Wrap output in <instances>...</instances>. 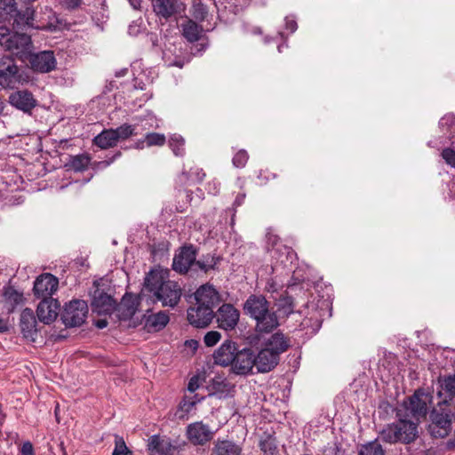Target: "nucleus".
<instances>
[{
  "label": "nucleus",
  "mask_w": 455,
  "mask_h": 455,
  "mask_svg": "<svg viewBox=\"0 0 455 455\" xmlns=\"http://www.w3.org/2000/svg\"><path fill=\"white\" fill-rule=\"evenodd\" d=\"M145 286L163 307H174L182 296L180 285L169 280L168 272L162 269L151 270L145 278Z\"/></svg>",
  "instance_id": "f257e3e1"
},
{
  "label": "nucleus",
  "mask_w": 455,
  "mask_h": 455,
  "mask_svg": "<svg viewBox=\"0 0 455 455\" xmlns=\"http://www.w3.org/2000/svg\"><path fill=\"white\" fill-rule=\"evenodd\" d=\"M433 395L424 388H418L412 395L405 399L396 411L401 423L409 427H418L427 418Z\"/></svg>",
  "instance_id": "f03ea898"
},
{
  "label": "nucleus",
  "mask_w": 455,
  "mask_h": 455,
  "mask_svg": "<svg viewBox=\"0 0 455 455\" xmlns=\"http://www.w3.org/2000/svg\"><path fill=\"white\" fill-rule=\"evenodd\" d=\"M306 299L307 291L302 287L289 286V291L281 295L276 300L277 310L286 316L295 312L303 314V309L299 305L301 302L302 307H307Z\"/></svg>",
  "instance_id": "7ed1b4c3"
},
{
  "label": "nucleus",
  "mask_w": 455,
  "mask_h": 455,
  "mask_svg": "<svg viewBox=\"0 0 455 455\" xmlns=\"http://www.w3.org/2000/svg\"><path fill=\"white\" fill-rule=\"evenodd\" d=\"M32 42L26 34L13 33L4 27H0V46L6 51L19 55L27 52L31 47Z\"/></svg>",
  "instance_id": "20e7f679"
},
{
  "label": "nucleus",
  "mask_w": 455,
  "mask_h": 455,
  "mask_svg": "<svg viewBox=\"0 0 455 455\" xmlns=\"http://www.w3.org/2000/svg\"><path fill=\"white\" fill-rule=\"evenodd\" d=\"M87 314V303L83 299H73L65 305L60 317L65 326L70 328L83 324Z\"/></svg>",
  "instance_id": "39448f33"
},
{
  "label": "nucleus",
  "mask_w": 455,
  "mask_h": 455,
  "mask_svg": "<svg viewBox=\"0 0 455 455\" xmlns=\"http://www.w3.org/2000/svg\"><path fill=\"white\" fill-rule=\"evenodd\" d=\"M140 299L132 294L126 293L118 305H115L112 315L114 314L119 321L129 322L128 327H135L138 322L133 319L138 307Z\"/></svg>",
  "instance_id": "423d86ee"
},
{
  "label": "nucleus",
  "mask_w": 455,
  "mask_h": 455,
  "mask_svg": "<svg viewBox=\"0 0 455 455\" xmlns=\"http://www.w3.org/2000/svg\"><path fill=\"white\" fill-rule=\"evenodd\" d=\"M28 60L31 69L37 73H50L57 67V60L52 51L29 53Z\"/></svg>",
  "instance_id": "0eeeda50"
},
{
  "label": "nucleus",
  "mask_w": 455,
  "mask_h": 455,
  "mask_svg": "<svg viewBox=\"0 0 455 455\" xmlns=\"http://www.w3.org/2000/svg\"><path fill=\"white\" fill-rule=\"evenodd\" d=\"M196 248L193 244L181 246L174 255L172 269L180 274L188 273L190 267L196 265Z\"/></svg>",
  "instance_id": "6e6552de"
},
{
  "label": "nucleus",
  "mask_w": 455,
  "mask_h": 455,
  "mask_svg": "<svg viewBox=\"0 0 455 455\" xmlns=\"http://www.w3.org/2000/svg\"><path fill=\"white\" fill-rule=\"evenodd\" d=\"M254 359L255 355L251 348L238 349L235 355L234 362L230 365L231 371L241 376L251 374L255 366Z\"/></svg>",
  "instance_id": "1a4fd4ad"
},
{
  "label": "nucleus",
  "mask_w": 455,
  "mask_h": 455,
  "mask_svg": "<svg viewBox=\"0 0 455 455\" xmlns=\"http://www.w3.org/2000/svg\"><path fill=\"white\" fill-rule=\"evenodd\" d=\"M419 437L417 428H382L379 439L385 443L409 444Z\"/></svg>",
  "instance_id": "9d476101"
},
{
  "label": "nucleus",
  "mask_w": 455,
  "mask_h": 455,
  "mask_svg": "<svg viewBox=\"0 0 455 455\" xmlns=\"http://www.w3.org/2000/svg\"><path fill=\"white\" fill-rule=\"evenodd\" d=\"M430 419L436 427H451L455 422V407L443 400L430 411Z\"/></svg>",
  "instance_id": "9b49d317"
},
{
  "label": "nucleus",
  "mask_w": 455,
  "mask_h": 455,
  "mask_svg": "<svg viewBox=\"0 0 455 455\" xmlns=\"http://www.w3.org/2000/svg\"><path fill=\"white\" fill-rule=\"evenodd\" d=\"M8 102L12 107L28 115L37 106L36 99L28 90L12 92L8 97Z\"/></svg>",
  "instance_id": "f8f14e48"
},
{
  "label": "nucleus",
  "mask_w": 455,
  "mask_h": 455,
  "mask_svg": "<svg viewBox=\"0 0 455 455\" xmlns=\"http://www.w3.org/2000/svg\"><path fill=\"white\" fill-rule=\"evenodd\" d=\"M218 326L225 331H232L238 323L240 313L231 304H223L216 315Z\"/></svg>",
  "instance_id": "ddd939ff"
},
{
  "label": "nucleus",
  "mask_w": 455,
  "mask_h": 455,
  "mask_svg": "<svg viewBox=\"0 0 455 455\" xmlns=\"http://www.w3.org/2000/svg\"><path fill=\"white\" fill-rule=\"evenodd\" d=\"M58 285V279L53 275L46 273L36 279L33 290L37 298L52 299L51 296L57 291Z\"/></svg>",
  "instance_id": "4468645a"
},
{
  "label": "nucleus",
  "mask_w": 455,
  "mask_h": 455,
  "mask_svg": "<svg viewBox=\"0 0 455 455\" xmlns=\"http://www.w3.org/2000/svg\"><path fill=\"white\" fill-rule=\"evenodd\" d=\"M153 9L158 17L168 20L181 14L185 4L180 0H153Z\"/></svg>",
  "instance_id": "2eb2a0df"
},
{
  "label": "nucleus",
  "mask_w": 455,
  "mask_h": 455,
  "mask_svg": "<svg viewBox=\"0 0 455 455\" xmlns=\"http://www.w3.org/2000/svg\"><path fill=\"white\" fill-rule=\"evenodd\" d=\"M214 317L213 310L195 304L188 309V321L196 328L208 326Z\"/></svg>",
  "instance_id": "dca6fc26"
},
{
  "label": "nucleus",
  "mask_w": 455,
  "mask_h": 455,
  "mask_svg": "<svg viewBox=\"0 0 455 455\" xmlns=\"http://www.w3.org/2000/svg\"><path fill=\"white\" fill-rule=\"evenodd\" d=\"M196 304L213 310L220 302L218 291L208 284L202 285L195 292Z\"/></svg>",
  "instance_id": "f3484780"
},
{
  "label": "nucleus",
  "mask_w": 455,
  "mask_h": 455,
  "mask_svg": "<svg viewBox=\"0 0 455 455\" xmlns=\"http://www.w3.org/2000/svg\"><path fill=\"white\" fill-rule=\"evenodd\" d=\"M237 350L238 347L235 342L226 340L214 352V363L223 367L230 366L232 362H234V357Z\"/></svg>",
  "instance_id": "a211bd4d"
},
{
  "label": "nucleus",
  "mask_w": 455,
  "mask_h": 455,
  "mask_svg": "<svg viewBox=\"0 0 455 455\" xmlns=\"http://www.w3.org/2000/svg\"><path fill=\"white\" fill-rule=\"evenodd\" d=\"M59 307L58 300L54 299H42L36 309L39 321L46 324L52 323L57 318Z\"/></svg>",
  "instance_id": "6ab92c4d"
},
{
  "label": "nucleus",
  "mask_w": 455,
  "mask_h": 455,
  "mask_svg": "<svg viewBox=\"0 0 455 455\" xmlns=\"http://www.w3.org/2000/svg\"><path fill=\"white\" fill-rule=\"evenodd\" d=\"M279 359L275 353L263 347L255 355V367L258 372H268L278 364Z\"/></svg>",
  "instance_id": "aec40b11"
},
{
  "label": "nucleus",
  "mask_w": 455,
  "mask_h": 455,
  "mask_svg": "<svg viewBox=\"0 0 455 455\" xmlns=\"http://www.w3.org/2000/svg\"><path fill=\"white\" fill-rule=\"evenodd\" d=\"M267 307H269V302L263 295L251 294L243 304L244 314L252 319L263 312L267 313Z\"/></svg>",
  "instance_id": "412c9836"
},
{
  "label": "nucleus",
  "mask_w": 455,
  "mask_h": 455,
  "mask_svg": "<svg viewBox=\"0 0 455 455\" xmlns=\"http://www.w3.org/2000/svg\"><path fill=\"white\" fill-rule=\"evenodd\" d=\"M256 321L255 331L259 333H268L278 327L279 322L276 313L267 308V313L263 312L253 318Z\"/></svg>",
  "instance_id": "4be33fe9"
},
{
  "label": "nucleus",
  "mask_w": 455,
  "mask_h": 455,
  "mask_svg": "<svg viewBox=\"0 0 455 455\" xmlns=\"http://www.w3.org/2000/svg\"><path fill=\"white\" fill-rule=\"evenodd\" d=\"M115 305L116 301L110 295L100 291H95L92 301V306L93 310L96 311L98 314L112 315Z\"/></svg>",
  "instance_id": "5701e85b"
},
{
  "label": "nucleus",
  "mask_w": 455,
  "mask_h": 455,
  "mask_svg": "<svg viewBox=\"0 0 455 455\" xmlns=\"http://www.w3.org/2000/svg\"><path fill=\"white\" fill-rule=\"evenodd\" d=\"M148 447L150 455H172L175 449L169 439L156 435L149 438Z\"/></svg>",
  "instance_id": "b1692460"
},
{
  "label": "nucleus",
  "mask_w": 455,
  "mask_h": 455,
  "mask_svg": "<svg viewBox=\"0 0 455 455\" xmlns=\"http://www.w3.org/2000/svg\"><path fill=\"white\" fill-rule=\"evenodd\" d=\"M263 347L275 353V355L280 358V355L289 348L290 339L282 332H275L264 342Z\"/></svg>",
  "instance_id": "393cba45"
},
{
  "label": "nucleus",
  "mask_w": 455,
  "mask_h": 455,
  "mask_svg": "<svg viewBox=\"0 0 455 455\" xmlns=\"http://www.w3.org/2000/svg\"><path fill=\"white\" fill-rule=\"evenodd\" d=\"M170 321L169 315L165 311H159L151 314L145 318V328L149 332H156L163 330Z\"/></svg>",
  "instance_id": "a878e982"
},
{
  "label": "nucleus",
  "mask_w": 455,
  "mask_h": 455,
  "mask_svg": "<svg viewBox=\"0 0 455 455\" xmlns=\"http://www.w3.org/2000/svg\"><path fill=\"white\" fill-rule=\"evenodd\" d=\"M20 81L19 68L14 63L0 69V85L4 88H12Z\"/></svg>",
  "instance_id": "bb28decb"
},
{
  "label": "nucleus",
  "mask_w": 455,
  "mask_h": 455,
  "mask_svg": "<svg viewBox=\"0 0 455 455\" xmlns=\"http://www.w3.org/2000/svg\"><path fill=\"white\" fill-rule=\"evenodd\" d=\"M438 385L437 395L443 397V400L449 402L455 396V374L444 376L443 378L440 377L438 379Z\"/></svg>",
  "instance_id": "cd10ccee"
},
{
  "label": "nucleus",
  "mask_w": 455,
  "mask_h": 455,
  "mask_svg": "<svg viewBox=\"0 0 455 455\" xmlns=\"http://www.w3.org/2000/svg\"><path fill=\"white\" fill-rule=\"evenodd\" d=\"M182 36L190 43L198 41L203 35V28L194 20L188 19L181 25Z\"/></svg>",
  "instance_id": "c85d7f7f"
},
{
  "label": "nucleus",
  "mask_w": 455,
  "mask_h": 455,
  "mask_svg": "<svg viewBox=\"0 0 455 455\" xmlns=\"http://www.w3.org/2000/svg\"><path fill=\"white\" fill-rule=\"evenodd\" d=\"M92 142L101 149L114 148L118 143L114 129L103 130L100 133L94 137Z\"/></svg>",
  "instance_id": "c756f323"
},
{
  "label": "nucleus",
  "mask_w": 455,
  "mask_h": 455,
  "mask_svg": "<svg viewBox=\"0 0 455 455\" xmlns=\"http://www.w3.org/2000/svg\"><path fill=\"white\" fill-rule=\"evenodd\" d=\"M234 391V385L225 379H214L212 385L211 396L217 399H224L231 395Z\"/></svg>",
  "instance_id": "7c9ffc66"
},
{
  "label": "nucleus",
  "mask_w": 455,
  "mask_h": 455,
  "mask_svg": "<svg viewBox=\"0 0 455 455\" xmlns=\"http://www.w3.org/2000/svg\"><path fill=\"white\" fill-rule=\"evenodd\" d=\"M275 435V432L271 428L269 431H265L259 439L260 450L266 455H274L277 451V443Z\"/></svg>",
  "instance_id": "2f4dec72"
},
{
  "label": "nucleus",
  "mask_w": 455,
  "mask_h": 455,
  "mask_svg": "<svg viewBox=\"0 0 455 455\" xmlns=\"http://www.w3.org/2000/svg\"><path fill=\"white\" fill-rule=\"evenodd\" d=\"M213 434L207 428H187L188 437L194 444H204L212 438Z\"/></svg>",
  "instance_id": "473e14b6"
},
{
  "label": "nucleus",
  "mask_w": 455,
  "mask_h": 455,
  "mask_svg": "<svg viewBox=\"0 0 455 455\" xmlns=\"http://www.w3.org/2000/svg\"><path fill=\"white\" fill-rule=\"evenodd\" d=\"M10 11H14L16 12L17 19H19V20H20L25 26L37 29H44L46 28L44 24H37L35 22V10L31 7H27L21 12H17L15 7L10 9Z\"/></svg>",
  "instance_id": "72a5a7b5"
},
{
  "label": "nucleus",
  "mask_w": 455,
  "mask_h": 455,
  "mask_svg": "<svg viewBox=\"0 0 455 455\" xmlns=\"http://www.w3.org/2000/svg\"><path fill=\"white\" fill-rule=\"evenodd\" d=\"M20 325L25 336L31 334L36 326V319L32 309L25 308L21 312Z\"/></svg>",
  "instance_id": "f704fd0d"
},
{
  "label": "nucleus",
  "mask_w": 455,
  "mask_h": 455,
  "mask_svg": "<svg viewBox=\"0 0 455 455\" xmlns=\"http://www.w3.org/2000/svg\"><path fill=\"white\" fill-rule=\"evenodd\" d=\"M91 160L92 157L88 154H80L71 156L68 165L75 172H84L88 168Z\"/></svg>",
  "instance_id": "c9c22d12"
},
{
  "label": "nucleus",
  "mask_w": 455,
  "mask_h": 455,
  "mask_svg": "<svg viewBox=\"0 0 455 455\" xmlns=\"http://www.w3.org/2000/svg\"><path fill=\"white\" fill-rule=\"evenodd\" d=\"M220 259V257L209 253L196 260V266H197L200 270L207 273L210 270L215 269Z\"/></svg>",
  "instance_id": "e433bc0d"
},
{
  "label": "nucleus",
  "mask_w": 455,
  "mask_h": 455,
  "mask_svg": "<svg viewBox=\"0 0 455 455\" xmlns=\"http://www.w3.org/2000/svg\"><path fill=\"white\" fill-rule=\"evenodd\" d=\"M295 253L291 247L285 245H280L276 249L274 250V257H276V259L286 266L288 263H291Z\"/></svg>",
  "instance_id": "4c0bfd02"
},
{
  "label": "nucleus",
  "mask_w": 455,
  "mask_h": 455,
  "mask_svg": "<svg viewBox=\"0 0 455 455\" xmlns=\"http://www.w3.org/2000/svg\"><path fill=\"white\" fill-rule=\"evenodd\" d=\"M216 455H240V448L229 441H221L216 444Z\"/></svg>",
  "instance_id": "58836bf2"
},
{
  "label": "nucleus",
  "mask_w": 455,
  "mask_h": 455,
  "mask_svg": "<svg viewBox=\"0 0 455 455\" xmlns=\"http://www.w3.org/2000/svg\"><path fill=\"white\" fill-rule=\"evenodd\" d=\"M169 147L176 156L185 155V140L181 135H172L169 140Z\"/></svg>",
  "instance_id": "ea45409f"
},
{
  "label": "nucleus",
  "mask_w": 455,
  "mask_h": 455,
  "mask_svg": "<svg viewBox=\"0 0 455 455\" xmlns=\"http://www.w3.org/2000/svg\"><path fill=\"white\" fill-rule=\"evenodd\" d=\"M114 132L117 141L127 140L128 138L137 134L135 132V127L128 124H122L121 126L114 129Z\"/></svg>",
  "instance_id": "a19ab883"
},
{
  "label": "nucleus",
  "mask_w": 455,
  "mask_h": 455,
  "mask_svg": "<svg viewBox=\"0 0 455 455\" xmlns=\"http://www.w3.org/2000/svg\"><path fill=\"white\" fill-rule=\"evenodd\" d=\"M196 401L192 400V399H188L187 397L180 403L178 410L176 411L175 412V418L176 419H183L187 417V414L188 412H190L195 405H196Z\"/></svg>",
  "instance_id": "79ce46f5"
},
{
  "label": "nucleus",
  "mask_w": 455,
  "mask_h": 455,
  "mask_svg": "<svg viewBox=\"0 0 455 455\" xmlns=\"http://www.w3.org/2000/svg\"><path fill=\"white\" fill-rule=\"evenodd\" d=\"M165 136L157 132L148 133L144 139V142H146L148 147L163 146L165 144Z\"/></svg>",
  "instance_id": "37998d69"
},
{
  "label": "nucleus",
  "mask_w": 455,
  "mask_h": 455,
  "mask_svg": "<svg viewBox=\"0 0 455 455\" xmlns=\"http://www.w3.org/2000/svg\"><path fill=\"white\" fill-rule=\"evenodd\" d=\"M7 302H9L13 309L17 305L22 303L23 295L16 290L10 288L4 293Z\"/></svg>",
  "instance_id": "c03bdc74"
},
{
  "label": "nucleus",
  "mask_w": 455,
  "mask_h": 455,
  "mask_svg": "<svg viewBox=\"0 0 455 455\" xmlns=\"http://www.w3.org/2000/svg\"><path fill=\"white\" fill-rule=\"evenodd\" d=\"M360 455H384V451L380 444L371 443L362 448Z\"/></svg>",
  "instance_id": "a18cd8bd"
},
{
  "label": "nucleus",
  "mask_w": 455,
  "mask_h": 455,
  "mask_svg": "<svg viewBox=\"0 0 455 455\" xmlns=\"http://www.w3.org/2000/svg\"><path fill=\"white\" fill-rule=\"evenodd\" d=\"M249 159V155L246 150L241 149L235 153L233 157L232 163L236 168H243Z\"/></svg>",
  "instance_id": "49530a36"
},
{
  "label": "nucleus",
  "mask_w": 455,
  "mask_h": 455,
  "mask_svg": "<svg viewBox=\"0 0 455 455\" xmlns=\"http://www.w3.org/2000/svg\"><path fill=\"white\" fill-rule=\"evenodd\" d=\"M128 453H131V451L127 448L124 438L120 437L118 435H116L115 449L113 451L112 455H126Z\"/></svg>",
  "instance_id": "de8ad7c7"
},
{
  "label": "nucleus",
  "mask_w": 455,
  "mask_h": 455,
  "mask_svg": "<svg viewBox=\"0 0 455 455\" xmlns=\"http://www.w3.org/2000/svg\"><path fill=\"white\" fill-rule=\"evenodd\" d=\"M221 334L217 331H208L204 338V344L207 347L215 346L220 339Z\"/></svg>",
  "instance_id": "09e8293b"
},
{
  "label": "nucleus",
  "mask_w": 455,
  "mask_h": 455,
  "mask_svg": "<svg viewBox=\"0 0 455 455\" xmlns=\"http://www.w3.org/2000/svg\"><path fill=\"white\" fill-rule=\"evenodd\" d=\"M193 16L196 20L203 21L207 15V11L205 6L201 4L197 3L193 5Z\"/></svg>",
  "instance_id": "8fccbe9b"
},
{
  "label": "nucleus",
  "mask_w": 455,
  "mask_h": 455,
  "mask_svg": "<svg viewBox=\"0 0 455 455\" xmlns=\"http://www.w3.org/2000/svg\"><path fill=\"white\" fill-rule=\"evenodd\" d=\"M442 156L445 163L455 168V149L447 148L442 151Z\"/></svg>",
  "instance_id": "3c124183"
},
{
  "label": "nucleus",
  "mask_w": 455,
  "mask_h": 455,
  "mask_svg": "<svg viewBox=\"0 0 455 455\" xmlns=\"http://www.w3.org/2000/svg\"><path fill=\"white\" fill-rule=\"evenodd\" d=\"M83 4V0H60V4L68 10H75L79 8Z\"/></svg>",
  "instance_id": "603ef678"
},
{
  "label": "nucleus",
  "mask_w": 455,
  "mask_h": 455,
  "mask_svg": "<svg viewBox=\"0 0 455 455\" xmlns=\"http://www.w3.org/2000/svg\"><path fill=\"white\" fill-rule=\"evenodd\" d=\"M430 434L435 438H444L449 435L451 428H430Z\"/></svg>",
  "instance_id": "864d4df0"
},
{
  "label": "nucleus",
  "mask_w": 455,
  "mask_h": 455,
  "mask_svg": "<svg viewBox=\"0 0 455 455\" xmlns=\"http://www.w3.org/2000/svg\"><path fill=\"white\" fill-rule=\"evenodd\" d=\"M20 453L22 455H35L33 445L30 442H25L20 447Z\"/></svg>",
  "instance_id": "5fc2aeb1"
},
{
  "label": "nucleus",
  "mask_w": 455,
  "mask_h": 455,
  "mask_svg": "<svg viewBox=\"0 0 455 455\" xmlns=\"http://www.w3.org/2000/svg\"><path fill=\"white\" fill-rule=\"evenodd\" d=\"M280 288V284H278L274 279H269L266 285V291L268 292H276Z\"/></svg>",
  "instance_id": "6e6d98bb"
},
{
  "label": "nucleus",
  "mask_w": 455,
  "mask_h": 455,
  "mask_svg": "<svg viewBox=\"0 0 455 455\" xmlns=\"http://www.w3.org/2000/svg\"><path fill=\"white\" fill-rule=\"evenodd\" d=\"M199 379L197 376H194L189 379L188 389L189 392L193 393L199 387Z\"/></svg>",
  "instance_id": "4d7b16f0"
},
{
  "label": "nucleus",
  "mask_w": 455,
  "mask_h": 455,
  "mask_svg": "<svg viewBox=\"0 0 455 455\" xmlns=\"http://www.w3.org/2000/svg\"><path fill=\"white\" fill-rule=\"evenodd\" d=\"M394 408L387 402H382L378 409L379 414H381L382 412L387 414L389 412H394Z\"/></svg>",
  "instance_id": "13d9d810"
},
{
  "label": "nucleus",
  "mask_w": 455,
  "mask_h": 455,
  "mask_svg": "<svg viewBox=\"0 0 455 455\" xmlns=\"http://www.w3.org/2000/svg\"><path fill=\"white\" fill-rule=\"evenodd\" d=\"M190 175H195L196 180L201 181L205 176V173L203 172L202 169L196 168L195 170L190 171Z\"/></svg>",
  "instance_id": "bf43d9fd"
},
{
  "label": "nucleus",
  "mask_w": 455,
  "mask_h": 455,
  "mask_svg": "<svg viewBox=\"0 0 455 455\" xmlns=\"http://www.w3.org/2000/svg\"><path fill=\"white\" fill-rule=\"evenodd\" d=\"M244 199H245V194L239 193L235 199L234 206L238 207V206L242 205Z\"/></svg>",
  "instance_id": "052dcab7"
},
{
  "label": "nucleus",
  "mask_w": 455,
  "mask_h": 455,
  "mask_svg": "<svg viewBox=\"0 0 455 455\" xmlns=\"http://www.w3.org/2000/svg\"><path fill=\"white\" fill-rule=\"evenodd\" d=\"M121 156V152L118 151L117 153H116L112 158L108 161H103V162H100V164H102L103 166L107 167L108 165H110L117 157H119Z\"/></svg>",
  "instance_id": "680f3d73"
},
{
  "label": "nucleus",
  "mask_w": 455,
  "mask_h": 455,
  "mask_svg": "<svg viewBox=\"0 0 455 455\" xmlns=\"http://www.w3.org/2000/svg\"><path fill=\"white\" fill-rule=\"evenodd\" d=\"M286 26L291 32L297 29V23L294 20H288Z\"/></svg>",
  "instance_id": "e2e57ef3"
},
{
  "label": "nucleus",
  "mask_w": 455,
  "mask_h": 455,
  "mask_svg": "<svg viewBox=\"0 0 455 455\" xmlns=\"http://www.w3.org/2000/svg\"><path fill=\"white\" fill-rule=\"evenodd\" d=\"M220 182H217V181H212V189L210 188V191L212 193V194H217L219 193L220 191Z\"/></svg>",
  "instance_id": "0e129e2a"
},
{
  "label": "nucleus",
  "mask_w": 455,
  "mask_h": 455,
  "mask_svg": "<svg viewBox=\"0 0 455 455\" xmlns=\"http://www.w3.org/2000/svg\"><path fill=\"white\" fill-rule=\"evenodd\" d=\"M107 325H108V321L106 319L98 320L96 323V326L100 329H103V328L107 327Z\"/></svg>",
  "instance_id": "69168bd1"
},
{
  "label": "nucleus",
  "mask_w": 455,
  "mask_h": 455,
  "mask_svg": "<svg viewBox=\"0 0 455 455\" xmlns=\"http://www.w3.org/2000/svg\"><path fill=\"white\" fill-rule=\"evenodd\" d=\"M129 1L134 9H136V10L140 9L141 0H129Z\"/></svg>",
  "instance_id": "338daca9"
},
{
  "label": "nucleus",
  "mask_w": 455,
  "mask_h": 455,
  "mask_svg": "<svg viewBox=\"0 0 455 455\" xmlns=\"http://www.w3.org/2000/svg\"><path fill=\"white\" fill-rule=\"evenodd\" d=\"M185 344L193 349H196L197 347V341L194 339L187 340Z\"/></svg>",
  "instance_id": "774afa93"
}]
</instances>
